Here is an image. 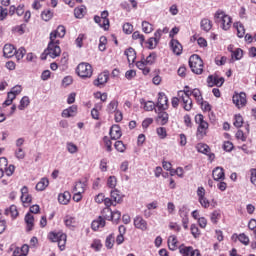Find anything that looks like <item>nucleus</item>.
<instances>
[{"mask_svg":"<svg viewBox=\"0 0 256 256\" xmlns=\"http://www.w3.org/2000/svg\"><path fill=\"white\" fill-rule=\"evenodd\" d=\"M214 21L223 29V31H229L231 25H233V18L223 10H217L214 14Z\"/></svg>","mask_w":256,"mask_h":256,"instance_id":"nucleus-1","label":"nucleus"},{"mask_svg":"<svg viewBox=\"0 0 256 256\" xmlns=\"http://www.w3.org/2000/svg\"><path fill=\"white\" fill-rule=\"evenodd\" d=\"M189 67L192 73H195L196 75H202L205 65L203 63V59H201L199 55L193 54L189 58Z\"/></svg>","mask_w":256,"mask_h":256,"instance_id":"nucleus-2","label":"nucleus"},{"mask_svg":"<svg viewBox=\"0 0 256 256\" xmlns=\"http://www.w3.org/2000/svg\"><path fill=\"white\" fill-rule=\"evenodd\" d=\"M48 239L52 243H57L60 251H65V245H67V234L63 232H50Z\"/></svg>","mask_w":256,"mask_h":256,"instance_id":"nucleus-3","label":"nucleus"},{"mask_svg":"<svg viewBox=\"0 0 256 256\" xmlns=\"http://www.w3.org/2000/svg\"><path fill=\"white\" fill-rule=\"evenodd\" d=\"M195 121L198 125L196 135L198 139H203L205 135H207V130L209 129V123L205 121L203 114H197L195 116Z\"/></svg>","mask_w":256,"mask_h":256,"instance_id":"nucleus-4","label":"nucleus"},{"mask_svg":"<svg viewBox=\"0 0 256 256\" xmlns=\"http://www.w3.org/2000/svg\"><path fill=\"white\" fill-rule=\"evenodd\" d=\"M76 73L81 79H91L93 77V66L87 62H81L76 68Z\"/></svg>","mask_w":256,"mask_h":256,"instance_id":"nucleus-5","label":"nucleus"},{"mask_svg":"<svg viewBox=\"0 0 256 256\" xmlns=\"http://www.w3.org/2000/svg\"><path fill=\"white\" fill-rule=\"evenodd\" d=\"M59 40L50 39L48 47L45 50V54L51 57V59H57L61 55V47L59 46Z\"/></svg>","mask_w":256,"mask_h":256,"instance_id":"nucleus-6","label":"nucleus"},{"mask_svg":"<svg viewBox=\"0 0 256 256\" xmlns=\"http://www.w3.org/2000/svg\"><path fill=\"white\" fill-rule=\"evenodd\" d=\"M13 173H15V166L13 164L9 165L7 158H0V179L5 177V175H7V177H11Z\"/></svg>","mask_w":256,"mask_h":256,"instance_id":"nucleus-7","label":"nucleus"},{"mask_svg":"<svg viewBox=\"0 0 256 256\" xmlns=\"http://www.w3.org/2000/svg\"><path fill=\"white\" fill-rule=\"evenodd\" d=\"M178 97H180L184 111H191L193 109V100L189 96V91H178Z\"/></svg>","mask_w":256,"mask_h":256,"instance_id":"nucleus-8","label":"nucleus"},{"mask_svg":"<svg viewBox=\"0 0 256 256\" xmlns=\"http://www.w3.org/2000/svg\"><path fill=\"white\" fill-rule=\"evenodd\" d=\"M109 12L103 11L101 13V16H95L94 21L101 27L104 31H107L109 29Z\"/></svg>","mask_w":256,"mask_h":256,"instance_id":"nucleus-9","label":"nucleus"},{"mask_svg":"<svg viewBox=\"0 0 256 256\" xmlns=\"http://www.w3.org/2000/svg\"><path fill=\"white\" fill-rule=\"evenodd\" d=\"M232 101L238 109H243L247 105V94L245 92L236 93L233 95Z\"/></svg>","mask_w":256,"mask_h":256,"instance_id":"nucleus-10","label":"nucleus"},{"mask_svg":"<svg viewBox=\"0 0 256 256\" xmlns=\"http://www.w3.org/2000/svg\"><path fill=\"white\" fill-rule=\"evenodd\" d=\"M223 83H225V78L220 77L217 74H213L207 77L208 87H223Z\"/></svg>","mask_w":256,"mask_h":256,"instance_id":"nucleus-11","label":"nucleus"},{"mask_svg":"<svg viewBox=\"0 0 256 256\" xmlns=\"http://www.w3.org/2000/svg\"><path fill=\"white\" fill-rule=\"evenodd\" d=\"M156 107L159 109V111H167V109H169V98H167V95H165V93L160 92L158 94V101L156 103Z\"/></svg>","mask_w":256,"mask_h":256,"instance_id":"nucleus-12","label":"nucleus"},{"mask_svg":"<svg viewBox=\"0 0 256 256\" xmlns=\"http://www.w3.org/2000/svg\"><path fill=\"white\" fill-rule=\"evenodd\" d=\"M183 91H188V96L191 97V95L194 97L197 103H202L203 101V94L201 93V90L199 88L191 89L189 86H185Z\"/></svg>","mask_w":256,"mask_h":256,"instance_id":"nucleus-13","label":"nucleus"},{"mask_svg":"<svg viewBox=\"0 0 256 256\" xmlns=\"http://www.w3.org/2000/svg\"><path fill=\"white\" fill-rule=\"evenodd\" d=\"M66 33H67V30L65 29V26L59 25L56 28V30H54L50 33V39H52L53 41H57V37L59 39H63V37H65Z\"/></svg>","mask_w":256,"mask_h":256,"instance_id":"nucleus-14","label":"nucleus"},{"mask_svg":"<svg viewBox=\"0 0 256 256\" xmlns=\"http://www.w3.org/2000/svg\"><path fill=\"white\" fill-rule=\"evenodd\" d=\"M103 213H107L110 216L105 215L104 219H108V221H114V223H117L119 219H121V213L118 210L111 211L110 208H105L103 210Z\"/></svg>","mask_w":256,"mask_h":256,"instance_id":"nucleus-15","label":"nucleus"},{"mask_svg":"<svg viewBox=\"0 0 256 256\" xmlns=\"http://www.w3.org/2000/svg\"><path fill=\"white\" fill-rule=\"evenodd\" d=\"M134 227L140 229V231H147V220H144L142 216H136L134 218Z\"/></svg>","mask_w":256,"mask_h":256,"instance_id":"nucleus-16","label":"nucleus"},{"mask_svg":"<svg viewBox=\"0 0 256 256\" xmlns=\"http://www.w3.org/2000/svg\"><path fill=\"white\" fill-rule=\"evenodd\" d=\"M109 81V73L102 72L98 75L97 79L94 80V85L96 87H102V85H105Z\"/></svg>","mask_w":256,"mask_h":256,"instance_id":"nucleus-17","label":"nucleus"},{"mask_svg":"<svg viewBox=\"0 0 256 256\" xmlns=\"http://www.w3.org/2000/svg\"><path fill=\"white\" fill-rule=\"evenodd\" d=\"M170 47L171 51L174 53V55H181L183 53V45L179 43V40L172 39L170 41Z\"/></svg>","mask_w":256,"mask_h":256,"instance_id":"nucleus-18","label":"nucleus"},{"mask_svg":"<svg viewBox=\"0 0 256 256\" xmlns=\"http://www.w3.org/2000/svg\"><path fill=\"white\" fill-rule=\"evenodd\" d=\"M212 177L214 181H223L225 179V170L223 169V167H216L212 171Z\"/></svg>","mask_w":256,"mask_h":256,"instance_id":"nucleus-19","label":"nucleus"},{"mask_svg":"<svg viewBox=\"0 0 256 256\" xmlns=\"http://www.w3.org/2000/svg\"><path fill=\"white\" fill-rule=\"evenodd\" d=\"M16 49L15 46L12 44H6L3 47V56L6 57V59H11V57H15Z\"/></svg>","mask_w":256,"mask_h":256,"instance_id":"nucleus-20","label":"nucleus"},{"mask_svg":"<svg viewBox=\"0 0 256 256\" xmlns=\"http://www.w3.org/2000/svg\"><path fill=\"white\" fill-rule=\"evenodd\" d=\"M71 201V192L64 191L63 193L58 194V203L60 205H69Z\"/></svg>","mask_w":256,"mask_h":256,"instance_id":"nucleus-21","label":"nucleus"},{"mask_svg":"<svg viewBox=\"0 0 256 256\" xmlns=\"http://www.w3.org/2000/svg\"><path fill=\"white\" fill-rule=\"evenodd\" d=\"M123 133L121 132V127L119 125H113L110 128V137L112 140L117 141V139H121Z\"/></svg>","mask_w":256,"mask_h":256,"instance_id":"nucleus-22","label":"nucleus"},{"mask_svg":"<svg viewBox=\"0 0 256 256\" xmlns=\"http://www.w3.org/2000/svg\"><path fill=\"white\" fill-rule=\"evenodd\" d=\"M156 121L159 125H167L169 123V114L165 110H160L158 112Z\"/></svg>","mask_w":256,"mask_h":256,"instance_id":"nucleus-23","label":"nucleus"},{"mask_svg":"<svg viewBox=\"0 0 256 256\" xmlns=\"http://www.w3.org/2000/svg\"><path fill=\"white\" fill-rule=\"evenodd\" d=\"M21 201L23 204L27 203H31V201H33V198L31 197V195L29 194V188H27V186H24L21 188Z\"/></svg>","mask_w":256,"mask_h":256,"instance_id":"nucleus-24","label":"nucleus"},{"mask_svg":"<svg viewBox=\"0 0 256 256\" xmlns=\"http://www.w3.org/2000/svg\"><path fill=\"white\" fill-rule=\"evenodd\" d=\"M124 55L127 57L129 65H133V63H135V59H137V53L135 52V49L132 47L126 49L124 51Z\"/></svg>","mask_w":256,"mask_h":256,"instance_id":"nucleus-25","label":"nucleus"},{"mask_svg":"<svg viewBox=\"0 0 256 256\" xmlns=\"http://www.w3.org/2000/svg\"><path fill=\"white\" fill-rule=\"evenodd\" d=\"M24 221L26 223V231H33V227H35V217H33V214L27 213Z\"/></svg>","mask_w":256,"mask_h":256,"instance_id":"nucleus-26","label":"nucleus"},{"mask_svg":"<svg viewBox=\"0 0 256 256\" xmlns=\"http://www.w3.org/2000/svg\"><path fill=\"white\" fill-rule=\"evenodd\" d=\"M105 217L99 216L96 220H94L91 224L93 231H99V229H103L105 227Z\"/></svg>","mask_w":256,"mask_h":256,"instance_id":"nucleus-27","label":"nucleus"},{"mask_svg":"<svg viewBox=\"0 0 256 256\" xmlns=\"http://www.w3.org/2000/svg\"><path fill=\"white\" fill-rule=\"evenodd\" d=\"M29 255V245H22V247H17L15 248V250L13 251L12 256H27Z\"/></svg>","mask_w":256,"mask_h":256,"instance_id":"nucleus-28","label":"nucleus"},{"mask_svg":"<svg viewBox=\"0 0 256 256\" xmlns=\"http://www.w3.org/2000/svg\"><path fill=\"white\" fill-rule=\"evenodd\" d=\"M179 253L182 256H193L194 249L193 246H185V244H182L178 247Z\"/></svg>","mask_w":256,"mask_h":256,"instance_id":"nucleus-29","label":"nucleus"},{"mask_svg":"<svg viewBox=\"0 0 256 256\" xmlns=\"http://www.w3.org/2000/svg\"><path fill=\"white\" fill-rule=\"evenodd\" d=\"M232 241H240L242 245H249V236L245 235V233H241L239 235L233 234L231 237Z\"/></svg>","mask_w":256,"mask_h":256,"instance_id":"nucleus-30","label":"nucleus"},{"mask_svg":"<svg viewBox=\"0 0 256 256\" xmlns=\"http://www.w3.org/2000/svg\"><path fill=\"white\" fill-rule=\"evenodd\" d=\"M75 115H77V106L76 105H72L62 111V117H65V118L75 117Z\"/></svg>","mask_w":256,"mask_h":256,"instance_id":"nucleus-31","label":"nucleus"},{"mask_svg":"<svg viewBox=\"0 0 256 256\" xmlns=\"http://www.w3.org/2000/svg\"><path fill=\"white\" fill-rule=\"evenodd\" d=\"M179 240H177V236L171 235L168 237V248L170 251H177Z\"/></svg>","mask_w":256,"mask_h":256,"instance_id":"nucleus-32","label":"nucleus"},{"mask_svg":"<svg viewBox=\"0 0 256 256\" xmlns=\"http://www.w3.org/2000/svg\"><path fill=\"white\" fill-rule=\"evenodd\" d=\"M136 67L142 71L143 75H149L151 72V68H149V65L143 59L136 63Z\"/></svg>","mask_w":256,"mask_h":256,"instance_id":"nucleus-33","label":"nucleus"},{"mask_svg":"<svg viewBox=\"0 0 256 256\" xmlns=\"http://www.w3.org/2000/svg\"><path fill=\"white\" fill-rule=\"evenodd\" d=\"M200 27L202 31L209 33V30L213 28V22L207 18H203L200 22Z\"/></svg>","mask_w":256,"mask_h":256,"instance_id":"nucleus-34","label":"nucleus"},{"mask_svg":"<svg viewBox=\"0 0 256 256\" xmlns=\"http://www.w3.org/2000/svg\"><path fill=\"white\" fill-rule=\"evenodd\" d=\"M48 187L49 179L44 177L36 184V191H45Z\"/></svg>","mask_w":256,"mask_h":256,"instance_id":"nucleus-35","label":"nucleus"},{"mask_svg":"<svg viewBox=\"0 0 256 256\" xmlns=\"http://www.w3.org/2000/svg\"><path fill=\"white\" fill-rule=\"evenodd\" d=\"M103 109L102 103H97L94 105V108L91 110V117L96 121H99V111Z\"/></svg>","mask_w":256,"mask_h":256,"instance_id":"nucleus-36","label":"nucleus"},{"mask_svg":"<svg viewBox=\"0 0 256 256\" xmlns=\"http://www.w3.org/2000/svg\"><path fill=\"white\" fill-rule=\"evenodd\" d=\"M140 105L143 107L144 111H153L155 109V103L153 101H145V99H140Z\"/></svg>","mask_w":256,"mask_h":256,"instance_id":"nucleus-37","label":"nucleus"},{"mask_svg":"<svg viewBox=\"0 0 256 256\" xmlns=\"http://www.w3.org/2000/svg\"><path fill=\"white\" fill-rule=\"evenodd\" d=\"M220 220H221V210H214L210 214L211 223H213V225H217V223H219Z\"/></svg>","mask_w":256,"mask_h":256,"instance_id":"nucleus-38","label":"nucleus"},{"mask_svg":"<svg viewBox=\"0 0 256 256\" xmlns=\"http://www.w3.org/2000/svg\"><path fill=\"white\" fill-rule=\"evenodd\" d=\"M234 27L237 30V37L243 39L245 37V26L241 22L234 23Z\"/></svg>","mask_w":256,"mask_h":256,"instance_id":"nucleus-39","label":"nucleus"},{"mask_svg":"<svg viewBox=\"0 0 256 256\" xmlns=\"http://www.w3.org/2000/svg\"><path fill=\"white\" fill-rule=\"evenodd\" d=\"M85 187H87V184L85 182H76L74 188H73V193H85Z\"/></svg>","mask_w":256,"mask_h":256,"instance_id":"nucleus-40","label":"nucleus"},{"mask_svg":"<svg viewBox=\"0 0 256 256\" xmlns=\"http://www.w3.org/2000/svg\"><path fill=\"white\" fill-rule=\"evenodd\" d=\"M119 107V101L112 100L106 108L107 113L113 114L117 111V108Z\"/></svg>","mask_w":256,"mask_h":256,"instance_id":"nucleus-41","label":"nucleus"},{"mask_svg":"<svg viewBox=\"0 0 256 256\" xmlns=\"http://www.w3.org/2000/svg\"><path fill=\"white\" fill-rule=\"evenodd\" d=\"M5 215H10V217H12V219L17 218V216L19 215L17 206L11 205L8 209L5 210Z\"/></svg>","mask_w":256,"mask_h":256,"instance_id":"nucleus-42","label":"nucleus"},{"mask_svg":"<svg viewBox=\"0 0 256 256\" xmlns=\"http://www.w3.org/2000/svg\"><path fill=\"white\" fill-rule=\"evenodd\" d=\"M178 215L181 219H189V207L183 205L178 210Z\"/></svg>","mask_w":256,"mask_h":256,"instance_id":"nucleus-43","label":"nucleus"},{"mask_svg":"<svg viewBox=\"0 0 256 256\" xmlns=\"http://www.w3.org/2000/svg\"><path fill=\"white\" fill-rule=\"evenodd\" d=\"M111 200L114 201L115 205L122 201L123 197H121V193H119V190H112L110 193Z\"/></svg>","mask_w":256,"mask_h":256,"instance_id":"nucleus-44","label":"nucleus"},{"mask_svg":"<svg viewBox=\"0 0 256 256\" xmlns=\"http://www.w3.org/2000/svg\"><path fill=\"white\" fill-rule=\"evenodd\" d=\"M196 149L198 153H203V155H208V153L211 151L209 146L203 143L197 144Z\"/></svg>","mask_w":256,"mask_h":256,"instance_id":"nucleus-45","label":"nucleus"},{"mask_svg":"<svg viewBox=\"0 0 256 256\" xmlns=\"http://www.w3.org/2000/svg\"><path fill=\"white\" fill-rule=\"evenodd\" d=\"M85 11L86 8L85 6H80L74 9V15L76 17V19H83V17H85Z\"/></svg>","mask_w":256,"mask_h":256,"instance_id":"nucleus-46","label":"nucleus"},{"mask_svg":"<svg viewBox=\"0 0 256 256\" xmlns=\"http://www.w3.org/2000/svg\"><path fill=\"white\" fill-rule=\"evenodd\" d=\"M29 103H31V101L27 96L22 97V99L20 100V104L18 105V109L20 111H25V109L29 107Z\"/></svg>","mask_w":256,"mask_h":256,"instance_id":"nucleus-47","label":"nucleus"},{"mask_svg":"<svg viewBox=\"0 0 256 256\" xmlns=\"http://www.w3.org/2000/svg\"><path fill=\"white\" fill-rule=\"evenodd\" d=\"M66 149L70 155H75V153H78L79 151V147H77V145H75L73 142H67Z\"/></svg>","mask_w":256,"mask_h":256,"instance_id":"nucleus-48","label":"nucleus"},{"mask_svg":"<svg viewBox=\"0 0 256 256\" xmlns=\"http://www.w3.org/2000/svg\"><path fill=\"white\" fill-rule=\"evenodd\" d=\"M231 57H232V60L234 61H241V59H243V50L240 48H237L232 52Z\"/></svg>","mask_w":256,"mask_h":256,"instance_id":"nucleus-49","label":"nucleus"},{"mask_svg":"<svg viewBox=\"0 0 256 256\" xmlns=\"http://www.w3.org/2000/svg\"><path fill=\"white\" fill-rule=\"evenodd\" d=\"M25 29H27V24H21L14 26L12 31L13 33H17V35H23L25 33Z\"/></svg>","mask_w":256,"mask_h":256,"instance_id":"nucleus-50","label":"nucleus"},{"mask_svg":"<svg viewBox=\"0 0 256 256\" xmlns=\"http://www.w3.org/2000/svg\"><path fill=\"white\" fill-rule=\"evenodd\" d=\"M105 245L107 249H113V245H115V234H110L107 236Z\"/></svg>","mask_w":256,"mask_h":256,"instance_id":"nucleus-51","label":"nucleus"},{"mask_svg":"<svg viewBox=\"0 0 256 256\" xmlns=\"http://www.w3.org/2000/svg\"><path fill=\"white\" fill-rule=\"evenodd\" d=\"M142 31L143 33H153V24L147 22V21H142Z\"/></svg>","mask_w":256,"mask_h":256,"instance_id":"nucleus-52","label":"nucleus"},{"mask_svg":"<svg viewBox=\"0 0 256 256\" xmlns=\"http://www.w3.org/2000/svg\"><path fill=\"white\" fill-rule=\"evenodd\" d=\"M99 51H105L107 49V37L101 36L98 45Z\"/></svg>","mask_w":256,"mask_h":256,"instance_id":"nucleus-53","label":"nucleus"},{"mask_svg":"<svg viewBox=\"0 0 256 256\" xmlns=\"http://www.w3.org/2000/svg\"><path fill=\"white\" fill-rule=\"evenodd\" d=\"M26 53H27V50H25V48L21 47L18 50H16L14 55H15L17 61H21V59H23V57H25Z\"/></svg>","mask_w":256,"mask_h":256,"instance_id":"nucleus-54","label":"nucleus"},{"mask_svg":"<svg viewBox=\"0 0 256 256\" xmlns=\"http://www.w3.org/2000/svg\"><path fill=\"white\" fill-rule=\"evenodd\" d=\"M41 18L43 21H51L53 19V12L51 10H44L41 13Z\"/></svg>","mask_w":256,"mask_h":256,"instance_id":"nucleus-55","label":"nucleus"},{"mask_svg":"<svg viewBox=\"0 0 256 256\" xmlns=\"http://www.w3.org/2000/svg\"><path fill=\"white\" fill-rule=\"evenodd\" d=\"M107 187H109V189H115V187H117V177L110 176L107 180Z\"/></svg>","mask_w":256,"mask_h":256,"instance_id":"nucleus-56","label":"nucleus"},{"mask_svg":"<svg viewBox=\"0 0 256 256\" xmlns=\"http://www.w3.org/2000/svg\"><path fill=\"white\" fill-rule=\"evenodd\" d=\"M16 98L17 96L14 93L8 92L7 99L4 101V105H6V107H9V105H11Z\"/></svg>","mask_w":256,"mask_h":256,"instance_id":"nucleus-57","label":"nucleus"},{"mask_svg":"<svg viewBox=\"0 0 256 256\" xmlns=\"http://www.w3.org/2000/svg\"><path fill=\"white\" fill-rule=\"evenodd\" d=\"M114 147L116 150L119 151V153H125L127 147L125 146V144L123 143V141H116L114 144Z\"/></svg>","mask_w":256,"mask_h":256,"instance_id":"nucleus-58","label":"nucleus"},{"mask_svg":"<svg viewBox=\"0 0 256 256\" xmlns=\"http://www.w3.org/2000/svg\"><path fill=\"white\" fill-rule=\"evenodd\" d=\"M157 59V55L155 53H151L149 56L146 57V59H143L146 63V65H153Z\"/></svg>","mask_w":256,"mask_h":256,"instance_id":"nucleus-59","label":"nucleus"},{"mask_svg":"<svg viewBox=\"0 0 256 256\" xmlns=\"http://www.w3.org/2000/svg\"><path fill=\"white\" fill-rule=\"evenodd\" d=\"M156 133H157L158 137H160L161 139L167 138V129L165 127L157 128Z\"/></svg>","mask_w":256,"mask_h":256,"instance_id":"nucleus-60","label":"nucleus"},{"mask_svg":"<svg viewBox=\"0 0 256 256\" xmlns=\"http://www.w3.org/2000/svg\"><path fill=\"white\" fill-rule=\"evenodd\" d=\"M16 159L22 160L25 159V150L23 148H17L14 152Z\"/></svg>","mask_w":256,"mask_h":256,"instance_id":"nucleus-61","label":"nucleus"},{"mask_svg":"<svg viewBox=\"0 0 256 256\" xmlns=\"http://www.w3.org/2000/svg\"><path fill=\"white\" fill-rule=\"evenodd\" d=\"M234 127H243V116L241 114L235 115Z\"/></svg>","mask_w":256,"mask_h":256,"instance_id":"nucleus-62","label":"nucleus"},{"mask_svg":"<svg viewBox=\"0 0 256 256\" xmlns=\"http://www.w3.org/2000/svg\"><path fill=\"white\" fill-rule=\"evenodd\" d=\"M64 223H65L66 227H73V225L75 224V217L66 216L64 219Z\"/></svg>","mask_w":256,"mask_h":256,"instance_id":"nucleus-63","label":"nucleus"},{"mask_svg":"<svg viewBox=\"0 0 256 256\" xmlns=\"http://www.w3.org/2000/svg\"><path fill=\"white\" fill-rule=\"evenodd\" d=\"M123 31L126 35H131V33H133V26L131 25V23H125L123 25Z\"/></svg>","mask_w":256,"mask_h":256,"instance_id":"nucleus-64","label":"nucleus"}]
</instances>
